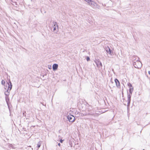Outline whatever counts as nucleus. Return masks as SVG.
Returning a JSON list of instances; mask_svg holds the SVG:
<instances>
[{"label": "nucleus", "instance_id": "obj_11", "mask_svg": "<svg viewBox=\"0 0 150 150\" xmlns=\"http://www.w3.org/2000/svg\"><path fill=\"white\" fill-rule=\"evenodd\" d=\"M85 1L87 2L89 4L93 5L94 4V2L91 0H84Z\"/></svg>", "mask_w": 150, "mask_h": 150}, {"label": "nucleus", "instance_id": "obj_18", "mask_svg": "<svg viewBox=\"0 0 150 150\" xmlns=\"http://www.w3.org/2000/svg\"><path fill=\"white\" fill-rule=\"evenodd\" d=\"M26 113V112L25 111L24 112H23V116H26V115L25 114V113Z\"/></svg>", "mask_w": 150, "mask_h": 150}, {"label": "nucleus", "instance_id": "obj_16", "mask_svg": "<svg viewBox=\"0 0 150 150\" xmlns=\"http://www.w3.org/2000/svg\"><path fill=\"white\" fill-rule=\"evenodd\" d=\"M1 83L2 85H4L5 83V81L4 80H2L1 81Z\"/></svg>", "mask_w": 150, "mask_h": 150}, {"label": "nucleus", "instance_id": "obj_8", "mask_svg": "<svg viewBox=\"0 0 150 150\" xmlns=\"http://www.w3.org/2000/svg\"><path fill=\"white\" fill-rule=\"evenodd\" d=\"M97 66L98 67H101L102 66V64L101 62L100 61V60L98 59L96 60L95 62Z\"/></svg>", "mask_w": 150, "mask_h": 150}, {"label": "nucleus", "instance_id": "obj_19", "mask_svg": "<svg viewBox=\"0 0 150 150\" xmlns=\"http://www.w3.org/2000/svg\"><path fill=\"white\" fill-rule=\"evenodd\" d=\"M63 140L62 139H61L60 140V142L61 143H62L63 142Z\"/></svg>", "mask_w": 150, "mask_h": 150}, {"label": "nucleus", "instance_id": "obj_6", "mask_svg": "<svg viewBox=\"0 0 150 150\" xmlns=\"http://www.w3.org/2000/svg\"><path fill=\"white\" fill-rule=\"evenodd\" d=\"M132 94H129L127 92V106L128 107H129L131 102V98Z\"/></svg>", "mask_w": 150, "mask_h": 150}, {"label": "nucleus", "instance_id": "obj_3", "mask_svg": "<svg viewBox=\"0 0 150 150\" xmlns=\"http://www.w3.org/2000/svg\"><path fill=\"white\" fill-rule=\"evenodd\" d=\"M7 83L8 86V88L7 89H6V88L5 87V88H5V90L4 91V92H7V91H8L10 93V91L11 90V89L12 88V83H11L10 80H9L8 82H7Z\"/></svg>", "mask_w": 150, "mask_h": 150}, {"label": "nucleus", "instance_id": "obj_2", "mask_svg": "<svg viewBox=\"0 0 150 150\" xmlns=\"http://www.w3.org/2000/svg\"><path fill=\"white\" fill-rule=\"evenodd\" d=\"M133 65L135 68L139 69L142 66V63L137 59L136 62H133Z\"/></svg>", "mask_w": 150, "mask_h": 150}, {"label": "nucleus", "instance_id": "obj_4", "mask_svg": "<svg viewBox=\"0 0 150 150\" xmlns=\"http://www.w3.org/2000/svg\"><path fill=\"white\" fill-rule=\"evenodd\" d=\"M67 118L69 122H74L75 120L74 117L70 114L67 116Z\"/></svg>", "mask_w": 150, "mask_h": 150}, {"label": "nucleus", "instance_id": "obj_23", "mask_svg": "<svg viewBox=\"0 0 150 150\" xmlns=\"http://www.w3.org/2000/svg\"><path fill=\"white\" fill-rule=\"evenodd\" d=\"M6 88H7V86H6Z\"/></svg>", "mask_w": 150, "mask_h": 150}, {"label": "nucleus", "instance_id": "obj_5", "mask_svg": "<svg viewBox=\"0 0 150 150\" xmlns=\"http://www.w3.org/2000/svg\"><path fill=\"white\" fill-rule=\"evenodd\" d=\"M8 92H4V94L5 95V98L6 102L8 105L10 102V99L9 97V95L10 94Z\"/></svg>", "mask_w": 150, "mask_h": 150}, {"label": "nucleus", "instance_id": "obj_13", "mask_svg": "<svg viewBox=\"0 0 150 150\" xmlns=\"http://www.w3.org/2000/svg\"><path fill=\"white\" fill-rule=\"evenodd\" d=\"M133 90V87L129 88V93L132 94V92Z\"/></svg>", "mask_w": 150, "mask_h": 150}, {"label": "nucleus", "instance_id": "obj_20", "mask_svg": "<svg viewBox=\"0 0 150 150\" xmlns=\"http://www.w3.org/2000/svg\"><path fill=\"white\" fill-rule=\"evenodd\" d=\"M53 28H54L53 31H55L56 30V28H55V27H53Z\"/></svg>", "mask_w": 150, "mask_h": 150}, {"label": "nucleus", "instance_id": "obj_7", "mask_svg": "<svg viewBox=\"0 0 150 150\" xmlns=\"http://www.w3.org/2000/svg\"><path fill=\"white\" fill-rule=\"evenodd\" d=\"M105 50L109 54L111 55H112L113 54V52L111 50L110 48L108 47H107L105 48Z\"/></svg>", "mask_w": 150, "mask_h": 150}, {"label": "nucleus", "instance_id": "obj_10", "mask_svg": "<svg viewBox=\"0 0 150 150\" xmlns=\"http://www.w3.org/2000/svg\"><path fill=\"white\" fill-rule=\"evenodd\" d=\"M58 65L57 64H54L53 65L52 69L54 71H56L58 67Z\"/></svg>", "mask_w": 150, "mask_h": 150}, {"label": "nucleus", "instance_id": "obj_1", "mask_svg": "<svg viewBox=\"0 0 150 150\" xmlns=\"http://www.w3.org/2000/svg\"><path fill=\"white\" fill-rule=\"evenodd\" d=\"M86 113L83 115H94V111L92 106L91 105L88 106L86 109Z\"/></svg>", "mask_w": 150, "mask_h": 150}, {"label": "nucleus", "instance_id": "obj_22", "mask_svg": "<svg viewBox=\"0 0 150 150\" xmlns=\"http://www.w3.org/2000/svg\"><path fill=\"white\" fill-rule=\"evenodd\" d=\"M148 74H149V75H150V71H148Z\"/></svg>", "mask_w": 150, "mask_h": 150}, {"label": "nucleus", "instance_id": "obj_17", "mask_svg": "<svg viewBox=\"0 0 150 150\" xmlns=\"http://www.w3.org/2000/svg\"><path fill=\"white\" fill-rule=\"evenodd\" d=\"M86 60L87 61H88L90 60V58L89 57H87L86 58Z\"/></svg>", "mask_w": 150, "mask_h": 150}, {"label": "nucleus", "instance_id": "obj_15", "mask_svg": "<svg viewBox=\"0 0 150 150\" xmlns=\"http://www.w3.org/2000/svg\"><path fill=\"white\" fill-rule=\"evenodd\" d=\"M40 144L41 143L40 142H38L37 144V147L38 149L40 147Z\"/></svg>", "mask_w": 150, "mask_h": 150}, {"label": "nucleus", "instance_id": "obj_12", "mask_svg": "<svg viewBox=\"0 0 150 150\" xmlns=\"http://www.w3.org/2000/svg\"><path fill=\"white\" fill-rule=\"evenodd\" d=\"M53 27H55V28L57 27V28H58V27L57 23V22H53Z\"/></svg>", "mask_w": 150, "mask_h": 150}, {"label": "nucleus", "instance_id": "obj_21", "mask_svg": "<svg viewBox=\"0 0 150 150\" xmlns=\"http://www.w3.org/2000/svg\"><path fill=\"white\" fill-rule=\"evenodd\" d=\"M58 145L59 146H60L61 144H60V143H59L58 144Z\"/></svg>", "mask_w": 150, "mask_h": 150}, {"label": "nucleus", "instance_id": "obj_14", "mask_svg": "<svg viewBox=\"0 0 150 150\" xmlns=\"http://www.w3.org/2000/svg\"><path fill=\"white\" fill-rule=\"evenodd\" d=\"M127 85L128 86V87L129 88H132V87H133L132 86V84L129 83H127Z\"/></svg>", "mask_w": 150, "mask_h": 150}, {"label": "nucleus", "instance_id": "obj_9", "mask_svg": "<svg viewBox=\"0 0 150 150\" xmlns=\"http://www.w3.org/2000/svg\"><path fill=\"white\" fill-rule=\"evenodd\" d=\"M115 83L116 86L118 88H120V83L119 80L117 79H115Z\"/></svg>", "mask_w": 150, "mask_h": 150}]
</instances>
